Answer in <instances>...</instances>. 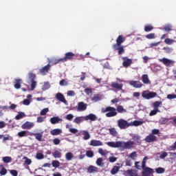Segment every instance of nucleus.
<instances>
[{
    "mask_svg": "<svg viewBox=\"0 0 176 176\" xmlns=\"http://www.w3.org/2000/svg\"><path fill=\"white\" fill-rule=\"evenodd\" d=\"M52 156H54L55 159H60V157H61V150H56L55 152L52 153Z\"/></svg>",
    "mask_w": 176,
    "mask_h": 176,
    "instance_id": "27",
    "label": "nucleus"
},
{
    "mask_svg": "<svg viewBox=\"0 0 176 176\" xmlns=\"http://www.w3.org/2000/svg\"><path fill=\"white\" fill-rule=\"evenodd\" d=\"M142 170V176H151V174L153 173V169H152V168L147 167L143 168Z\"/></svg>",
    "mask_w": 176,
    "mask_h": 176,
    "instance_id": "13",
    "label": "nucleus"
},
{
    "mask_svg": "<svg viewBox=\"0 0 176 176\" xmlns=\"http://www.w3.org/2000/svg\"><path fill=\"white\" fill-rule=\"evenodd\" d=\"M36 159L37 160H42V159H45V155L42 153H37L36 155Z\"/></svg>",
    "mask_w": 176,
    "mask_h": 176,
    "instance_id": "41",
    "label": "nucleus"
},
{
    "mask_svg": "<svg viewBox=\"0 0 176 176\" xmlns=\"http://www.w3.org/2000/svg\"><path fill=\"white\" fill-rule=\"evenodd\" d=\"M73 158H74V155L72 154V153L68 152L65 154L66 160L70 161V160H72Z\"/></svg>",
    "mask_w": 176,
    "mask_h": 176,
    "instance_id": "34",
    "label": "nucleus"
},
{
    "mask_svg": "<svg viewBox=\"0 0 176 176\" xmlns=\"http://www.w3.org/2000/svg\"><path fill=\"white\" fill-rule=\"evenodd\" d=\"M2 168L0 170V175H6L8 174V170H6V167H3V166H1Z\"/></svg>",
    "mask_w": 176,
    "mask_h": 176,
    "instance_id": "43",
    "label": "nucleus"
},
{
    "mask_svg": "<svg viewBox=\"0 0 176 176\" xmlns=\"http://www.w3.org/2000/svg\"><path fill=\"white\" fill-rule=\"evenodd\" d=\"M87 170V173L89 174H96V173H98V168L97 166H94L93 165L89 166Z\"/></svg>",
    "mask_w": 176,
    "mask_h": 176,
    "instance_id": "18",
    "label": "nucleus"
},
{
    "mask_svg": "<svg viewBox=\"0 0 176 176\" xmlns=\"http://www.w3.org/2000/svg\"><path fill=\"white\" fill-rule=\"evenodd\" d=\"M146 39H155L156 38V34L155 33H150L146 35Z\"/></svg>",
    "mask_w": 176,
    "mask_h": 176,
    "instance_id": "42",
    "label": "nucleus"
},
{
    "mask_svg": "<svg viewBox=\"0 0 176 176\" xmlns=\"http://www.w3.org/2000/svg\"><path fill=\"white\" fill-rule=\"evenodd\" d=\"M167 152L163 151L161 153V155H160V159H165V157H167Z\"/></svg>",
    "mask_w": 176,
    "mask_h": 176,
    "instance_id": "55",
    "label": "nucleus"
},
{
    "mask_svg": "<svg viewBox=\"0 0 176 176\" xmlns=\"http://www.w3.org/2000/svg\"><path fill=\"white\" fill-rule=\"evenodd\" d=\"M109 131L111 135H112L113 137H116V135H118V131H116V129L115 128H110L109 129Z\"/></svg>",
    "mask_w": 176,
    "mask_h": 176,
    "instance_id": "32",
    "label": "nucleus"
},
{
    "mask_svg": "<svg viewBox=\"0 0 176 176\" xmlns=\"http://www.w3.org/2000/svg\"><path fill=\"white\" fill-rule=\"evenodd\" d=\"M140 164H141V162H135V168H137V170H141L142 166Z\"/></svg>",
    "mask_w": 176,
    "mask_h": 176,
    "instance_id": "59",
    "label": "nucleus"
},
{
    "mask_svg": "<svg viewBox=\"0 0 176 176\" xmlns=\"http://www.w3.org/2000/svg\"><path fill=\"white\" fill-rule=\"evenodd\" d=\"M10 173L11 175H13V176L19 175V172H17V170H11L10 171Z\"/></svg>",
    "mask_w": 176,
    "mask_h": 176,
    "instance_id": "62",
    "label": "nucleus"
},
{
    "mask_svg": "<svg viewBox=\"0 0 176 176\" xmlns=\"http://www.w3.org/2000/svg\"><path fill=\"white\" fill-rule=\"evenodd\" d=\"M84 119L85 121L91 120V122H96L98 118L97 116H96V114L89 113V115L84 116Z\"/></svg>",
    "mask_w": 176,
    "mask_h": 176,
    "instance_id": "15",
    "label": "nucleus"
},
{
    "mask_svg": "<svg viewBox=\"0 0 176 176\" xmlns=\"http://www.w3.org/2000/svg\"><path fill=\"white\" fill-rule=\"evenodd\" d=\"M85 116H79L76 117V119L74 120V123L80 124V123H82V122H85Z\"/></svg>",
    "mask_w": 176,
    "mask_h": 176,
    "instance_id": "24",
    "label": "nucleus"
},
{
    "mask_svg": "<svg viewBox=\"0 0 176 176\" xmlns=\"http://www.w3.org/2000/svg\"><path fill=\"white\" fill-rule=\"evenodd\" d=\"M162 105V102L156 101L153 104L154 109H159V107Z\"/></svg>",
    "mask_w": 176,
    "mask_h": 176,
    "instance_id": "40",
    "label": "nucleus"
},
{
    "mask_svg": "<svg viewBox=\"0 0 176 176\" xmlns=\"http://www.w3.org/2000/svg\"><path fill=\"white\" fill-rule=\"evenodd\" d=\"M159 133H160V131H159V129H154L151 131V134H153V135H157Z\"/></svg>",
    "mask_w": 176,
    "mask_h": 176,
    "instance_id": "56",
    "label": "nucleus"
},
{
    "mask_svg": "<svg viewBox=\"0 0 176 176\" xmlns=\"http://www.w3.org/2000/svg\"><path fill=\"white\" fill-rule=\"evenodd\" d=\"M118 126L120 130H126L128 127H130L132 124H130L127 120L124 119H120L117 121Z\"/></svg>",
    "mask_w": 176,
    "mask_h": 176,
    "instance_id": "4",
    "label": "nucleus"
},
{
    "mask_svg": "<svg viewBox=\"0 0 176 176\" xmlns=\"http://www.w3.org/2000/svg\"><path fill=\"white\" fill-rule=\"evenodd\" d=\"M157 112H160V110L154 109L149 113V116H155Z\"/></svg>",
    "mask_w": 176,
    "mask_h": 176,
    "instance_id": "47",
    "label": "nucleus"
},
{
    "mask_svg": "<svg viewBox=\"0 0 176 176\" xmlns=\"http://www.w3.org/2000/svg\"><path fill=\"white\" fill-rule=\"evenodd\" d=\"M34 126L35 124H34V122L27 121L21 125V129L23 130H31V129H32V127Z\"/></svg>",
    "mask_w": 176,
    "mask_h": 176,
    "instance_id": "11",
    "label": "nucleus"
},
{
    "mask_svg": "<svg viewBox=\"0 0 176 176\" xmlns=\"http://www.w3.org/2000/svg\"><path fill=\"white\" fill-rule=\"evenodd\" d=\"M23 118H25V113L24 112H19L18 115L15 116L16 120H20V119H23Z\"/></svg>",
    "mask_w": 176,
    "mask_h": 176,
    "instance_id": "30",
    "label": "nucleus"
},
{
    "mask_svg": "<svg viewBox=\"0 0 176 176\" xmlns=\"http://www.w3.org/2000/svg\"><path fill=\"white\" fill-rule=\"evenodd\" d=\"M107 145L110 146V148H121V149H131L134 148L135 142L131 140L127 142H107Z\"/></svg>",
    "mask_w": 176,
    "mask_h": 176,
    "instance_id": "2",
    "label": "nucleus"
},
{
    "mask_svg": "<svg viewBox=\"0 0 176 176\" xmlns=\"http://www.w3.org/2000/svg\"><path fill=\"white\" fill-rule=\"evenodd\" d=\"M132 140H133V142H135V144H141V136L138 135H133L132 138Z\"/></svg>",
    "mask_w": 176,
    "mask_h": 176,
    "instance_id": "26",
    "label": "nucleus"
},
{
    "mask_svg": "<svg viewBox=\"0 0 176 176\" xmlns=\"http://www.w3.org/2000/svg\"><path fill=\"white\" fill-rule=\"evenodd\" d=\"M50 123L52 124H57V123H60V122H63V119L60 118V117H52L50 120Z\"/></svg>",
    "mask_w": 176,
    "mask_h": 176,
    "instance_id": "20",
    "label": "nucleus"
},
{
    "mask_svg": "<svg viewBox=\"0 0 176 176\" xmlns=\"http://www.w3.org/2000/svg\"><path fill=\"white\" fill-rule=\"evenodd\" d=\"M86 155L87 157H93L94 156V152H93L91 150L87 151Z\"/></svg>",
    "mask_w": 176,
    "mask_h": 176,
    "instance_id": "44",
    "label": "nucleus"
},
{
    "mask_svg": "<svg viewBox=\"0 0 176 176\" xmlns=\"http://www.w3.org/2000/svg\"><path fill=\"white\" fill-rule=\"evenodd\" d=\"M3 163H10L12 162V157H3Z\"/></svg>",
    "mask_w": 176,
    "mask_h": 176,
    "instance_id": "45",
    "label": "nucleus"
},
{
    "mask_svg": "<svg viewBox=\"0 0 176 176\" xmlns=\"http://www.w3.org/2000/svg\"><path fill=\"white\" fill-rule=\"evenodd\" d=\"M75 54L74 52H67L65 54V57L63 58V63H65L67 61L71 60H74V58H75Z\"/></svg>",
    "mask_w": 176,
    "mask_h": 176,
    "instance_id": "8",
    "label": "nucleus"
},
{
    "mask_svg": "<svg viewBox=\"0 0 176 176\" xmlns=\"http://www.w3.org/2000/svg\"><path fill=\"white\" fill-rule=\"evenodd\" d=\"M82 135H84L83 140H87L90 138V133H89L87 131H84L82 132Z\"/></svg>",
    "mask_w": 176,
    "mask_h": 176,
    "instance_id": "39",
    "label": "nucleus"
},
{
    "mask_svg": "<svg viewBox=\"0 0 176 176\" xmlns=\"http://www.w3.org/2000/svg\"><path fill=\"white\" fill-rule=\"evenodd\" d=\"M36 78V75L35 74L32 73V72H29L28 73L29 80L28 81V83H30V82H32L35 80Z\"/></svg>",
    "mask_w": 176,
    "mask_h": 176,
    "instance_id": "25",
    "label": "nucleus"
},
{
    "mask_svg": "<svg viewBox=\"0 0 176 176\" xmlns=\"http://www.w3.org/2000/svg\"><path fill=\"white\" fill-rule=\"evenodd\" d=\"M168 100H173L174 98H176L175 94H168L167 95Z\"/></svg>",
    "mask_w": 176,
    "mask_h": 176,
    "instance_id": "63",
    "label": "nucleus"
},
{
    "mask_svg": "<svg viewBox=\"0 0 176 176\" xmlns=\"http://www.w3.org/2000/svg\"><path fill=\"white\" fill-rule=\"evenodd\" d=\"M129 85L135 89H141L142 87V82L141 81L131 80Z\"/></svg>",
    "mask_w": 176,
    "mask_h": 176,
    "instance_id": "14",
    "label": "nucleus"
},
{
    "mask_svg": "<svg viewBox=\"0 0 176 176\" xmlns=\"http://www.w3.org/2000/svg\"><path fill=\"white\" fill-rule=\"evenodd\" d=\"M144 141L145 142H148V143L156 142V141H157V137H156V135L152 133H150L148 135H147L144 138Z\"/></svg>",
    "mask_w": 176,
    "mask_h": 176,
    "instance_id": "9",
    "label": "nucleus"
},
{
    "mask_svg": "<svg viewBox=\"0 0 176 176\" xmlns=\"http://www.w3.org/2000/svg\"><path fill=\"white\" fill-rule=\"evenodd\" d=\"M67 120H72L74 119V115L72 114H67L66 116Z\"/></svg>",
    "mask_w": 176,
    "mask_h": 176,
    "instance_id": "64",
    "label": "nucleus"
},
{
    "mask_svg": "<svg viewBox=\"0 0 176 176\" xmlns=\"http://www.w3.org/2000/svg\"><path fill=\"white\" fill-rule=\"evenodd\" d=\"M61 133L62 131L60 129H55L50 131V134H52V135H58L61 134Z\"/></svg>",
    "mask_w": 176,
    "mask_h": 176,
    "instance_id": "28",
    "label": "nucleus"
},
{
    "mask_svg": "<svg viewBox=\"0 0 176 176\" xmlns=\"http://www.w3.org/2000/svg\"><path fill=\"white\" fill-rule=\"evenodd\" d=\"M120 170V166H115L111 170V174L112 175H115V174H117V173Z\"/></svg>",
    "mask_w": 176,
    "mask_h": 176,
    "instance_id": "31",
    "label": "nucleus"
},
{
    "mask_svg": "<svg viewBox=\"0 0 176 176\" xmlns=\"http://www.w3.org/2000/svg\"><path fill=\"white\" fill-rule=\"evenodd\" d=\"M85 93L89 96V94H91L93 93V90L90 88H86L84 90Z\"/></svg>",
    "mask_w": 176,
    "mask_h": 176,
    "instance_id": "58",
    "label": "nucleus"
},
{
    "mask_svg": "<svg viewBox=\"0 0 176 176\" xmlns=\"http://www.w3.org/2000/svg\"><path fill=\"white\" fill-rule=\"evenodd\" d=\"M164 43L166 45H173V43H174V40L167 38L164 40Z\"/></svg>",
    "mask_w": 176,
    "mask_h": 176,
    "instance_id": "46",
    "label": "nucleus"
},
{
    "mask_svg": "<svg viewBox=\"0 0 176 176\" xmlns=\"http://www.w3.org/2000/svg\"><path fill=\"white\" fill-rule=\"evenodd\" d=\"M31 82V89L32 90H34L35 87H36V81L33 80V81H30Z\"/></svg>",
    "mask_w": 176,
    "mask_h": 176,
    "instance_id": "57",
    "label": "nucleus"
},
{
    "mask_svg": "<svg viewBox=\"0 0 176 176\" xmlns=\"http://www.w3.org/2000/svg\"><path fill=\"white\" fill-rule=\"evenodd\" d=\"M111 87H113V89H116L117 90H122V89H123V84L112 82Z\"/></svg>",
    "mask_w": 176,
    "mask_h": 176,
    "instance_id": "22",
    "label": "nucleus"
},
{
    "mask_svg": "<svg viewBox=\"0 0 176 176\" xmlns=\"http://www.w3.org/2000/svg\"><path fill=\"white\" fill-rule=\"evenodd\" d=\"M158 61L162 63L164 65L168 67H174V64H175V61L171 60L167 58H160L158 59Z\"/></svg>",
    "mask_w": 176,
    "mask_h": 176,
    "instance_id": "6",
    "label": "nucleus"
},
{
    "mask_svg": "<svg viewBox=\"0 0 176 176\" xmlns=\"http://www.w3.org/2000/svg\"><path fill=\"white\" fill-rule=\"evenodd\" d=\"M52 166L55 167L56 168H58L60 166V162L58 160H54L52 163Z\"/></svg>",
    "mask_w": 176,
    "mask_h": 176,
    "instance_id": "48",
    "label": "nucleus"
},
{
    "mask_svg": "<svg viewBox=\"0 0 176 176\" xmlns=\"http://www.w3.org/2000/svg\"><path fill=\"white\" fill-rule=\"evenodd\" d=\"M142 81L144 85H149L151 83V80H149V77L148 76V74H143L142 76Z\"/></svg>",
    "mask_w": 176,
    "mask_h": 176,
    "instance_id": "23",
    "label": "nucleus"
},
{
    "mask_svg": "<svg viewBox=\"0 0 176 176\" xmlns=\"http://www.w3.org/2000/svg\"><path fill=\"white\" fill-rule=\"evenodd\" d=\"M21 83H23V80L21 78H16L14 82V87L19 90V89H21Z\"/></svg>",
    "mask_w": 176,
    "mask_h": 176,
    "instance_id": "17",
    "label": "nucleus"
},
{
    "mask_svg": "<svg viewBox=\"0 0 176 176\" xmlns=\"http://www.w3.org/2000/svg\"><path fill=\"white\" fill-rule=\"evenodd\" d=\"M55 98H56V100L60 102H63L65 105H68V101H67V100L65 99V96H64V95L62 93H57L55 95Z\"/></svg>",
    "mask_w": 176,
    "mask_h": 176,
    "instance_id": "7",
    "label": "nucleus"
},
{
    "mask_svg": "<svg viewBox=\"0 0 176 176\" xmlns=\"http://www.w3.org/2000/svg\"><path fill=\"white\" fill-rule=\"evenodd\" d=\"M153 30V26L151 25H146L144 26L145 32H151Z\"/></svg>",
    "mask_w": 176,
    "mask_h": 176,
    "instance_id": "37",
    "label": "nucleus"
},
{
    "mask_svg": "<svg viewBox=\"0 0 176 176\" xmlns=\"http://www.w3.org/2000/svg\"><path fill=\"white\" fill-rule=\"evenodd\" d=\"M60 142H61V140H60V139L58 138H55L53 140V143L54 144V145H58L60 144Z\"/></svg>",
    "mask_w": 176,
    "mask_h": 176,
    "instance_id": "60",
    "label": "nucleus"
},
{
    "mask_svg": "<svg viewBox=\"0 0 176 176\" xmlns=\"http://www.w3.org/2000/svg\"><path fill=\"white\" fill-rule=\"evenodd\" d=\"M23 160H25V164H28V166L32 163V161L27 157H23Z\"/></svg>",
    "mask_w": 176,
    "mask_h": 176,
    "instance_id": "51",
    "label": "nucleus"
},
{
    "mask_svg": "<svg viewBox=\"0 0 176 176\" xmlns=\"http://www.w3.org/2000/svg\"><path fill=\"white\" fill-rule=\"evenodd\" d=\"M60 86H68V82L65 80L62 79L59 82Z\"/></svg>",
    "mask_w": 176,
    "mask_h": 176,
    "instance_id": "52",
    "label": "nucleus"
},
{
    "mask_svg": "<svg viewBox=\"0 0 176 176\" xmlns=\"http://www.w3.org/2000/svg\"><path fill=\"white\" fill-rule=\"evenodd\" d=\"M129 157H131V159H133V160H135V157H137V152L133 151V153H131L129 155Z\"/></svg>",
    "mask_w": 176,
    "mask_h": 176,
    "instance_id": "54",
    "label": "nucleus"
},
{
    "mask_svg": "<svg viewBox=\"0 0 176 176\" xmlns=\"http://www.w3.org/2000/svg\"><path fill=\"white\" fill-rule=\"evenodd\" d=\"M122 65L124 68H129L133 64V60L128 58L127 56L122 57Z\"/></svg>",
    "mask_w": 176,
    "mask_h": 176,
    "instance_id": "10",
    "label": "nucleus"
},
{
    "mask_svg": "<svg viewBox=\"0 0 176 176\" xmlns=\"http://www.w3.org/2000/svg\"><path fill=\"white\" fill-rule=\"evenodd\" d=\"M96 164L97 166H101L102 164V158L99 157L96 160Z\"/></svg>",
    "mask_w": 176,
    "mask_h": 176,
    "instance_id": "61",
    "label": "nucleus"
},
{
    "mask_svg": "<svg viewBox=\"0 0 176 176\" xmlns=\"http://www.w3.org/2000/svg\"><path fill=\"white\" fill-rule=\"evenodd\" d=\"M168 122V119L162 118L160 120V123L161 124H166Z\"/></svg>",
    "mask_w": 176,
    "mask_h": 176,
    "instance_id": "53",
    "label": "nucleus"
},
{
    "mask_svg": "<svg viewBox=\"0 0 176 176\" xmlns=\"http://www.w3.org/2000/svg\"><path fill=\"white\" fill-rule=\"evenodd\" d=\"M32 135H34L37 141H42V134L31 133Z\"/></svg>",
    "mask_w": 176,
    "mask_h": 176,
    "instance_id": "36",
    "label": "nucleus"
},
{
    "mask_svg": "<svg viewBox=\"0 0 176 176\" xmlns=\"http://www.w3.org/2000/svg\"><path fill=\"white\" fill-rule=\"evenodd\" d=\"M50 69V64H47L46 66L43 67L42 69H39V72L41 74V75H45L49 72Z\"/></svg>",
    "mask_w": 176,
    "mask_h": 176,
    "instance_id": "19",
    "label": "nucleus"
},
{
    "mask_svg": "<svg viewBox=\"0 0 176 176\" xmlns=\"http://www.w3.org/2000/svg\"><path fill=\"white\" fill-rule=\"evenodd\" d=\"M101 112L102 113H106L105 116L107 118H113V116H116V115H118V113H124L127 112V110H126L122 105H118L117 108L108 106L106 108H102Z\"/></svg>",
    "mask_w": 176,
    "mask_h": 176,
    "instance_id": "1",
    "label": "nucleus"
},
{
    "mask_svg": "<svg viewBox=\"0 0 176 176\" xmlns=\"http://www.w3.org/2000/svg\"><path fill=\"white\" fill-rule=\"evenodd\" d=\"M165 171H166V169H164V168H162V167H159L155 168V173L157 174H163Z\"/></svg>",
    "mask_w": 176,
    "mask_h": 176,
    "instance_id": "38",
    "label": "nucleus"
},
{
    "mask_svg": "<svg viewBox=\"0 0 176 176\" xmlns=\"http://www.w3.org/2000/svg\"><path fill=\"white\" fill-rule=\"evenodd\" d=\"M50 88V84L49 82H45L43 86V90H47L48 89Z\"/></svg>",
    "mask_w": 176,
    "mask_h": 176,
    "instance_id": "50",
    "label": "nucleus"
},
{
    "mask_svg": "<svg viewBox=\"0 0 176 176\" xmlns=\"http://www.w3.org/2000/svg\"><path fill=\"white\" fill-rule=\"evenodd\" d=\"M87 109V104L84 103L83 102H79L78 103L77 111L78 112H83Z\"/></svg>",
    "mask_w": 176,
    "mask_h": 176,
    "instance_id": "12",
    "label": "nucleus"
},
{
    "mask_svg": "<svg viewBox=\"0 0 176 176\" xmlns=\"http://www.w3.org/2000/svg\"><path fill=\"white\" fill-rule=\"evenodd\" d=\"M164 30L166 32H170V31H173V25L170 23L166 24L164 26Z\"/></svg>",
    "mask_w": 176,
    "mask_h": 176,
    "instance_id": "29",
    "label": "nucleus"
},
{
    "mask_svg": "<svg viewBox=\"0 0 176 176\" xmlns=\"http://www.w3.org/2000/svg\"><path fill=\"white\" fill-rule=\"evenodd\" d=\"M157 96L156 92H151L150 91H144L142 93V97L146 100H151V98H155Z\"/></svg>",
    "mask_w": 176,
    "mask_h": 176,
    "instance_id": "5",
    "label": "nucleus"
},
{
    "mask_svg": "<svg viewBox=\"0 0 176 176\" xmlns=\"http://www.w3.org/2000/svg\"><path fill=\"white\" fill-rule=\"evenodd\" d=\"M17 135L19 138H23V137H28V135H32V134L28 131H21L18 132Z\"/></svg>",
    "mask_w": 176,
    "mask_h": 176,
    "instance_id": "16",
    "label": "nucleus"
},
{
    "mask_svg": "<svg viewBox=\"0 0 176 176\" xmlns=\"http://www.w3.org/2000/svg\"><path fill=\"white\" fill-rule=\"evenodd\" d=\"M89 145H91V146H102V142L100 140H92Z\"/></svg>",
    "mask_w": 176,
    "mask_h": 176,
    "instance_id": "21",
    "label": "nucleus"
},
{
    "mask_svg": "<svg viewBox=\"0 0 176 176\" xmlns=\"http://www.w3.org/2000/svg\"><path fill=\"white\" fill-rule=\"evenodd\" d=\"M47 112H49V108H45L43 110H41L40 115H41V116H45V115H46Z\"/></svg>",
    "mask_w": 176,
    "mask_h": 176,
    "instance_id": "49",
    "label": "nucleus"
},
{
    "mask_svg": "<svg viewBox=\"0 0 176 176\" xmlns=\"http://www.w3.org/2000/svg\"><path fill=\"white\" fill-rule=\"evenodd\" d=\"M91 101H94V102H97L98 101H101V97H100L99 94H95V95H94L93 98H91Z\"/></svg>",
    "mask_w": 176,
    "mask_h": 176,
    "instance_id": "33",
    "label": "nucleus"
},
{
    "mask_svg": "<svg viewBox=\"0 0 176 176\" xmlns=\"http://www.w3.org/2000/svg\"><path fill=\"white\" fill-rule=\"evenodd\" d=\"M144 122L142 121H138V120H134L131 124V126H135V127H138V126H141V124H143Z\"/></svg>",
    "mask_w": 176,
    "mask_h": 176,
    "instance_id": "35",
    "label": "nucleus"
},
{
    "mask_svg": "<svg viewBox=\"0 0 176 176\" xmlns=\"http://www.w3.org/2000/svg\"><path fill=\"white\" fill-rule=\"evenodd\" d=\"M126 41V38L122 35H119L116 39V43L113 44L112 48L114 52H118L119 56L124 54V47L122 45V43Z\"/></svg>",
    "mask_w": 176,
    "mask_h": 176,
    "instance_id": "3",
    "label": "nucleus"
}]
</instances>
